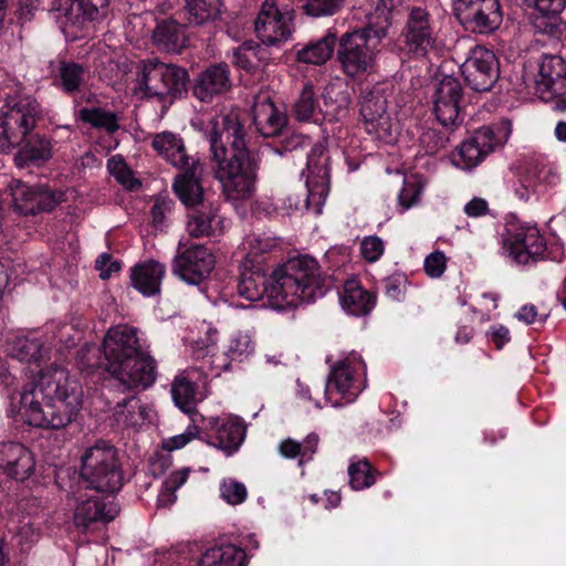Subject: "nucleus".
I'll return each mask as SVG.
<instances>
[{"instance_id":"5701e85b","label":"nucleus","mask_w":566,"mask_h":566,"mask_svg":"<svg viewBox=\"0 0 566 566\" xmlns=\"http://www.w3.org/2000/svg\"><path fill=\"white\" fill-rule=\"evenodd\" d=\"M206 429L213 430L210 444L223 451L227 455L233 454L245 438V426L237 417L208 418L205 420Z\"/></svg>"},{"instance_id":"4468645a","label":"nucleus","mask_w":566,"mask_h":566,"mask_svg":"<svg viewBox=\"0 0 566 566\" xmlns=\"http://www.w3.org/2000/svg\"><path fill=\"white\" fill-rule=\"evenodd\" d=\"M328 156L322 146L312 148L307 158V198L304 206L313 209L315 214H321L329 191Z\"/></svg>"},{"instance_id":"cd10ccee","label":"nucleus","mask_w":566,"mask_h":566,"mask_svg":"<svg viewBox=\"0 0 566 566\" xmlns=\"http://www.w3.org/2000/svg\"><path fill=\"white\" fill-rule=\"evenodd\" d=\"M165 273V265L154 260L136 264L132 269V284L143 295L153 296L160 291Z\"/></svg>"},{"instance_id":"a211bd4d","label":"nucleus","mask_w":566,"mask_h":566,"mask_svg":"<svg viewBox=\"0 0 566 566\" xmlns=\"http://www.w3.org/2000/svg\"><path fill=\"white\" fill-rule=\"evenodd\" d=\"M504 248L517 263L527 264L544 256L546 244L538 229L533 226H512L507 229Z\"/></svg>"},{"instance_id":"09e8293b","label":"nucleus","mask_w":566,"mask_h":566,"mask_svg":"<svg viewBox=\"0 0 566 566\" xmlns=\"http://www.w3.org/2000/svg\"><path fill=\"white\" fill-rule=\"evenodd\" d=\"M349 483L354 490H363L375 483L370 465L367 460L353 462L348 468Z\"/></svg>"},{"instance_id":"f257e3e1","label":"nucleus","mask_w":566,"mask_h":566,"mask_svg":"<svg viewBox=\"0 0 566 566\" xmlns=\"http://www.w3.org/2000/svg\"><path fill=\"white\" fill-rule=\"evenodd\" d=\"M82 389L67 370L52 365L40 371L35 381L27 382L11 397L10 411L30 426L62 429L82 408Z\"/></svg>"},{"instance_id":"dca6fc26","label":"nucleus","mask_w":566,"mask_h":566,"mask_svg":"<svg viewBox=\"0 0 566 566\" xmlns=\"http://www.w3.org/2000/svg\"><path fill=\"white\" fill-rule=\"evenodd\" d=\"M461 72L472 90L489 91L499 78L497 59L492 51L476 45L462 63Z\"/></svg>"},{"instance_id":"393cba45","label":"nucleus","mask_w":566,"mask_h":566,"mask_svg":"<svg viewBox=\"0 0 566 566\" xmlns=\"http://www.w3.org/2000/svg\"><path fill=\"white\" fill-rule=\"evenodd\" d=\"M231 87L230 70L224 63L214 64L202 71L195 83L193 94L201 102H209Z\"/></svg>"},{"instance_id":"0e129e2a","label":"nucleus","mask_w":566,"mask_h":566,"mask_svg":"<svg viewBox=\"0 0 566 566\" xmlns=\"http://www.w3.org/2000/svg\"><path fill=\"white\" fill-rule=\"evenodd\" d=\"M421 195V187L417 182L406 181L399 193V202L403 210L416 205Z\"/></svg>"},{"instance_id":"f8f14e48","label":"nucleus","mask_w":566,"mask_h":566,"mask_svg":"<svg viewBox=\"0 0 566 566\" xmlns=\"http://www.w3.org/2000/svg\"><path fill=\"white\" fill-rule=\"evenodd\" d=\"M454 13L467 30L481 34L497 30L503 21L499 0H457Z\"/></svg>"},{"instance_id":"4c0bfd02","label":"nucleus","mask_w":566,"mask_h":566,"mask_svg":"<svg viewBox=\"0 0 566 566\" xmlns=\"http://www.w3.org/2000/svg\"><path fill=\"white\" fill-rule=\"evenodd\" d=\"M90 72L81 64L62 62L59 67L56 85L64 93L74 95L80 93L88 83Z\"/></svg>"},{"instance_id":"052dcab7","label":"nucleus","mask_w":566,"mask_h":566,"mask_svg":"<svg viewBox=\"0 0 566 566\" xmlns=\"http://www.w3.org/2000/svg\"><path fill=\"white\" fill-rule=\"evenodd\" d=\"M199 434V429L197 426L191 424L188 426L185 432L180 434H176L170 437L163 442V447L168 451H174L184 448L191 440H193Z\"/></svg>"},{"instance_id":"a18cd8bd","label":"nucleus","mask_w":566,"mask_h":566,"mask_svg":"<svg viewBox=\"0 0 566 566\" xmlns=\"http://www.w3.org/2000/svg\"><path fill=\"white\" fill-rule=\"evenodd\" d=\"M525 171L528 176H532V179L537 184L539 193L544 192L547 187L554 186L559 180L555 168L543 161H536L530 165Z\"/></svg>"},{"instance_id":"bb28decb","label":"nucleus","mask_w":566,"mask_h":566,"mask_svg":"<svg viewBox=\"0 0 566 566\" xmlns=\"http://www.w3.org/2000/svg\"><path fill=\"white\" fill-rule=\"evenodd\" d=\"M117 513L118 509L115 504H105L97 495L88 496L82 499L75 507L74 523L77 527H86L97 521H112Z\"/></svg>"},{"instance_id":"774afa93","label":"nucleus","mask_w":566,"mask_h":566,"mask_svg":"<svg viewBox=\"0 0 566 566\" xmlns=\"http://www.w3.org/2000/svg\"><path fill=\"white\" fill-rule=\"evenodd\" d=\"M96 270L99 271V276L103 280L111 277L115 272H118L120 264L117 261H113L111 255L102 254L95 262Z\"/></svg>"},{"instance_id":"69168bd1","label":"nucleus","mask_w":566,"mask_h":566,"mask_svg":"<svg viewBox=\"0 0 566 566\" xmlns=\"http://www.w3.org/2000/svg\"><path fill=\"white\" fill-rule=\"evenodd\" d=\"M77 359L80 364L87 369L95 368L102 364L99 348L95 345L86 344L83 346L77 353Z\"/></svg>"},{"instance_id":"8fccbe9b","label":"nucleus","mask_w":566,"mask_h":566,"mask_svg":"<svg viewBox=\"0 0 566 566\" xmlns=\"http://www.w3.org/2000/svg\"><path fill=\"white\" fill-rule=\"evenodd\" d=\"M41 537V532L38 526L31 521H22L14 530L12 542L19 546L21 551L29 549Z\"/></svg>"},{"instance_id":"3c124183","label":"nucleus","mask_w":566,"mask_h":566,"mask_svg":"<svg viewBox=\"0 0 566 566\" xmlns=\"http://www.w3.org/2000/svg\"><path fill=\"white\" fill-rule=\"evenodd\" d=\"M345 0H303L304 12L314 18L327 17L337 13Z\"/></svg>"},{"instance_id":"6e6552de","label":"nucleus","mask_w":566,"mask_h":566,"mask_svg":"<svg viewBox=\"0 0 566 566\" xmlns=\"http://www.w3.org/2000/svg\"><path fill=\"white\" fill-rule=\"evenodd\" d=\"M360 355L352 353L331 367L325 386V398L334 407L350 403L363 391L360 376L365 374Z\"/></svg>"},{"instance_id":"6e6d98bb","label":"nucleus","mask_w":566,"mask_h":566,"mask_svg":"<svg viewBox=\"0 0 566 566\" xmlns=\"http://www.w3.org/2000/svg\"><path fill=\"white\" fill-rule=\"evenodd\" d=\"M513 192L515 197L522 202H527L532 198L539 195L537 184H535V181L532 179V176H528L526 171H524L514 182Z\"/></svg>"},{"instance_id":"603ef678","label":"nucleus","mask_w":566,"mask_h":566,"mask_svg":"<svg viewBox=\"0 0 566 566\" xmlns=\"http://www.w3.org/2000/svg\"><path fill=\"white\" fill-rule=\"evenodd\" d=\"M450 143V134L433 128L426 129L420 136V146L428 155H434Z\"/></svg>"},{"instance_id":"f03ea898","label":"nucleus","mask_w":566,"mask_h":566,"mask_svg":"<svg viewBox=\"0 0 566 566\" xmlns=\"http://www.w3.org/2000/svg\"><path fill=\"white\" fill-rule=\"evenodd\" d=\"M326 290L318 264L310 256L290 260L272 273L270 282L261 268L245 269L238 282L240 296L256 302L266 294L271 305L277 310L314 302L322 297Z\"/></svg>"},{"instance_id":"2eb2a0df","label":"nucleus","mask_w":566,"mask_h":566,"mask_svg":"<svg viewBox=\"0 0 566 566\" xmlns=\"http://www.w3.org/2000/svg\"><path fill=\"white\" fill-rule=\"evenodd\" d=\"M292 11L279 9L275 0H265L254 21L258 38L266 45L287 41L292 35Z\"/></svg>"},{"instance_id":"4be33fe9","label":"nucleus","mask_w":566,"mask_h":566,"mask_svg":"<svg viewBox=\"0 0 566 566\" xmlns=\"http://www.w3.org/2000/svg\"><path fill=\"white\" fill-rule=\"evenodd\" d=\"M35 457L24 444L14 441L0 443V470L15 481H25L35 470Z\"/></svg>"},{"instance_id":"0eeeda50","label":"nucleus","mask_w":566,"mask_h":566,"mask_svg":"<svg viewBox=\"0 0 566 566\" xmlns=\"http://www.w3.org/2000/svg\"><path fill=\"white\" fill-rule=\"evenodd\" d=\"M81 476L97 492L118 491L123 476L116 449L105 441L87 448L82 455Z\"/></svg>"},{"instance_id":"bf43d9fd","label":"nucleus","mask_w":566,"mask_h":566,"mask_svg":"<svg viewBox=\"0 0 566 566\" xmlns=\"http://www.w3.org/2000/svg\"><path fill=\"white\" fill-rule=\"evenodd\" d=\"M446 266L447 258L441 251H434L424 259V272L432 279L440 277L444 273Z\"/></svg>"},{"instance_id":"b1692460","label":"nucleus","mask_w":566,"mask_h":566,"mask_svg":"<svg viewBox=\"0 0 566 566\" xmlns=\"http://www.w3.org/2000/svg\"><path fill=\"white\" fill-rule=\"evenodd\" d=\"M181 172L175 178L174 190L187 207H197L206 203L201 178L203 167L199 159L195 158L185 167H179Z\"/></svg>"},{"instance_id":"79ce46f5","label":"nucleus","mask_w":566,"mask_h":566,"mask_svg":"<svg viewBox=\"0 0 566 566\" xmlns=\"http://www.w3.org/2000/svg\"><path fill=\"white\" fill-rule=\"evenodd\" d=\"M294 114L298 120L306 122L313 120L318 122L323 116V109L319 107L313 85L305 83L297 101L294 105Z\"/></svg>"},{"instance_id":"7ed1b4c3","label":"nucleus","mask_w":566,"mask_h":566,"mask_svg":"<svg viewBox=\"0 0 566 566\" xmlns=\"http://www.w3.org/2000/svg\"><path fill=\"white\" fill-rule=\"evenodd\" d=\"M245 136L234 113L217 115L208 130L213 175L232 199L250 196L255 187L258 161Z\"/></svg>"},{"instance_id":"72a5a7b5","label":"nucleus","mask_w":566,"mask_h":566,"mask_svg":"<svg viewBox=\"0 0 566 566\" xmlns=\"http://www.w3.org/2000/svg\"><path fill=\"white\" fill-rule=\"evenodd\" d=\"M220 223L217 209L211 203H203L200 210H195L189 214L187 230L193 238L214 235L221 232Z\"/></svg>"},{"instance_id":"2f4dec72","label":"nucleus","mask_w":566,"mask_h":566,"mask_svg":"<svg viewBox=\"0 0 566 566\" xmlns=\"http://www.w3.org/2000/svg\"><path fill=\"white\" fill-rule=\"evenodd\" d=\"M343 308L354 316L366 315L374 306V296L355 280L346 281L340 294Z\"/></svg>"},{"instance_id":"4d7b16f0","label":"nucleus","mask_w":566,"mask_h":566,"mask_svg":"<svg viewBox=\"0 0 566 566\" xmlns=\"http://www.w3.org/2000/svg\"><path fill=\"white\" fill-rule=\"evenodd\" d=\"M63 200V192H54L48 188L38 187L34 213L51 211Z\"/></svg>"},{"instance_id":"f3484780","label":"nucleus","mask_w":566,"mask_h":566,"mask_svg":"<svg viewBox=\"0 0 566 566\" xmlns=\"http://www.w3.org/2000/svg\"><path fill=\"white\" fill-rule=\"evenodd\" d=\"M213 254L202 244H193L184 251L178 250L172 273L190 285H198L209 276L214 266Z\"/></svg>"},{"instance_id":"c03bdc74","label":"nucleus","mask_w":566,"mask_h":566,"mask_svg":"<svg viewBox=\"0 0 566 566\" xmlns=\"http://www.w3.org/2000/svg\"><path fill=\"white\" fill-rule=\"evenodd\" d=\"M38 187H31L20 180L11 184L12 201L17 210L23 214H34Z\"/></svg>"},{"instance_id":"e433bc0d","label":"nucleus","mask_w":566,"mask_h":566,"mask_svg":"<svg viewBox=\"0 0 566 566\" xmlns=\"http://www.w3.org/2000/svg\"><path fill=\"white\" fill-rule=\"evenodd\" d=\"M52 157V146L44 137L34 136L15 154L14 163L19 168L41 165Z\"/></svg>"},{"instance_id":"13d9d810","label":"nucleus","mask_w":566,"mask_h":566,"mask_svg":"<svg viewBox=\"0 0 566 566\" xmlns=\"http://www.w3.org/2000/svg\"><path fill=\"white\" fill-rule=\"evenodd\" d=\"M384 242L379 237H365L360 243V254L368 262H376L384 254Z\"/></svg>"},{"instance_id":"338daca9","label":"nucleus","mask_w":566,"mask_h":566,"mask_svg":"<svg viewBox=\"0 0 566 566\" xmlns=\"http://www.w3.org/2000/svg\"><path fill=\"white\" fill-rule=\"evenodd\" d=\"M245 243L249 245V255L253 256L271 251L276 244L273 239L262 235H252Z\"/></svg>"},{"instance_id":"412c9836","label":"nucleus","mask_w":566,"mask_h":566,"mask_svg":"<svg viewBox=\"0 0 566 566\" xmlns=\"http://www.w3.org/2000/svg\"><path fill=\"white\" fill-rule=\"evenodd\" d=\"M535 90L544 102L566 94V63L562 56L554 54L542 56Z\"/></svg>"},{"instance_id":"a19ab883","label":"nucleus","mask_w":566,"mask_h":566,"mask_svg":"<svg viewBox=\"0 0 566 566\" xmlns=\"http://www.w3.org/2000/svg\"><path fill=\"white\" fill-rule=\"evenodd\" d=\"M149 409L135 396L118 402L115 407L114 418L118 426L138 427L148 417Z\"/></svg>"},{"instance_id":"9d476101","label":"nucleus","mask_w":566,"mask_h":566,"mask_svg":"<svg viewBox=\"0 0 566 566\" xmlns=\"http://www.w3.org/2000/svg\"><path fill=\"white\" fill-rule=\"evenodd\" d=\"M3 108L4 119L0 123V150L20 143L35 126L39 105L30 98L10 101Z\"/></svg>"},{"instance_id":"c756f323","label":"nucleus","mask_w":566,"mask_h":566,"mask_svg":"<svg viewBox=\"0 0 566 566\" xmlns=\"http://www.w3.org/2000/svg\"><path fill=\"white\" fill-rule=\"evenodd\" d=\"M153 148L174 167H185L195 159L187 155L182 139L170 132L156 134L153 138Z\"/></svg>"},{"instance_id":"1a4fd4ad","label":"nucleus","mask_w":566,"mask_h":566,"mask_svg":"<svg viewBox=\"0 0 566 566\" xmlns=\"http://www.w3.org/2000/svg\"><path fill=\"white\" fill-rule=\"evenodd\" d=\"M509 136L504 127H481L462 142L452 154V163L462 170L479 166Z\"/></svg>"},{"instance_id":"423d86ee","label":"nucleus","mask_w":566,"mask_h":566,"mask_svg":"<svg viewBox=\"0 0 566 566\" xmlns=\"http://www.w3.org/2000/svg\"><path fill=\"white\" fill-rule=\"evenodd\" d=\"M187 72L176 65L157 60L144 61L137 71L133 95L138 99H151L170 105L186 88Z\"/></svg>"},{"instance_id":"58836bf2","label":"nucleus","mask_w":566,"mask_h":566,"mask_svg":"<svg viewBox=\"0 0 566 566\" xmlns=\"http://www.w3.org/2000/svg\"><path fill=\"white\" fill-rule=\"evenodd\" d=\"M336 43V34L328 32L317 41L311 42L297 51V60L302 63L322 65L331 59Z\"/></svg>"},{"instance_id":"6ab92c4d","label":"nucleus","mask_w":566,"mask_h":566,"mask_svg":"<svg viewBox=\"0 0 566 566\" xmlns=\"http://www.w3.org/2000/svg\"><path fill=\"white\" fill-rule=\"evenodd\" d=\"M402 36L408 51L418 56H424L434 48V23L426 9L420 7L410 9Z\"/></svg>"},{"instance_id":"39448f33","label":"nucleus","mask_w":566,"mask_h":566,"mask_svg":"<svg viewBox=\"0 0 566 566\" xmlns=\"http://www.w3.org/2000/svg\"><path fill=\"white\" fill-rule=\"evenodd\" d=\"M396 0H378L366 28L340 36L337 57L346 75L355 77L373 69L377 44L392 24Z\"/></svg>"},{"instance_id":"9b49d317","label":"nucleus","mask_w":566,"mask_h":566,"mask_svg":"<svg viewBox=\"0 0 566 566\" xmlns=\"http://www.w3.org/2000/svg\"><path fill=\"white\" fill-rule=\"evenodd\" d=\"M360 115L367 134L387 144L395 140L396 125L388 112L382 87L374 86L364 93L360 99Z\"/></svg>"},{"instance_id":"ddd939ff","label":"nucleus","mask_w":566,"mask_h":566,"mask_svg":"<svg viewBox=\"0 0 566 566\" xmlns=\"http://www.w3.org/2000/svg\"><path fill=\"white\" fill-rule=\"evenodd\" d=\"M107 6L108 0H59L54 19L64 33L77 36L78 31L104 17Z\"/></svg>"},{"instance_id":"ea45409f","label":"nucleus","mask_w":566,"mask_h":566,"mask_svg":"<svg viewBox=\"0 0 566 566\" xmlns=\"http://www.w3.org/2000/svg\"><path fill=\"white\" fill-rule=\"evenodd\" d=\"M254 350L255 343L253 336L249 332H234L230 335L223 352L229 361L218 368L228 370L230 361H244L253 355Z\"/></svg>"},{"instance_id":"5fc2aeb1","label":"nucleus","mask_w":566,"mask_h":566,"mask_svg":"<svg viewBox=\"0 0 566 566\" xmlns=\"http://www.w3.org/2000/svg\"><path fill=\"white\" fill-rule=\"evenodd\" d=\"M220 495L227 503L238 505L245 501L248 492L243 483L226 479L220 484Z\"/></svg>"},{"instance_id":"20e7f679","label":"nucleus","mask_w":566,"mask_h":566,"mask_svg":"<svg viewBox=\"0 0 566 566\" xmlns=\"http://www.w3.org/2000/svg\"><path fill=\"white\" fill-rule=\"evenodd\" d=\"M137 328L117 325L104 336L105 369L125 388L149 387L156 379L155 360L140 349Z\"/></svg>"},{"instance_id":"c9c22d12","label":"nucleus","mask_w":566,"mask_h":566,"mask_svg":"<svg viewBox=\"0 0 566 566\" xmlns=\"http://www.w3.org/2000/svg\"><path fill=\"white\" fill-rule=\"evenodd\" d=\"M247 556L243 549L234 545H220L208 548L200 557L197 566H245Z\"/></svg>"},{"instance_id":"7c9ffc66","label":"nucleus","mask_w":566,"mask_h":566,"mask_svg":"<svg viewBox=\"0 0 566 566\" xmlns=\"http://www.w3.org/2000/svg\"><path fill=\"white\" fill-rule=\"evenodd\" d=\"M201 375L196 369L185 370L176 376L171 395L176 406L186 413L195 409L196 388Z\"/></svg>"},{"instance_id":"49530a36","label":"nucleus","mask_w":566,"mask_h":566,"mask_svg":"<svg viewBox=\"0 0 566 566\" xmlns=\"http://www.w3.org/2000/svg\"><path fill=\"white\" fill-rule=\"evenodd\" d=\"M81 119L97 128H104L108 133L118 129L117 117L114 113L101 108H83L80 112Z\"/></svg>"},{"instance_id":"c85d7f7f","label":"nucleus","mask_w":566,"mask_h":566,"mask_svg":"<svg viewBox=\"0 0 566 566\" xmlns=\"http://www.w3.org/2000/svg\"><path fill=\"white\" fill-rule=\"evenodd\" d=\"M323 116L329 120H342L347 117L352 105V93L347 85L336 82L328 84L322 94Z\"/></svg>"},{"instance_id":"37998d69","label":"nucleus","mask_w":566,"mask_h":566,"mask_svg":"<svg viewBox=\"0 0 566 566\" xmlns=\"http://www.w3.org/2000/svg\"><path fill=\"white\" fill-rule=\"evenodd\" d=\"M221 0H186V9L190 23L203 24L218 17Z\"/></svg>"},{"instance_id":"e2e57ef3","label":"nucleus","mask_w":566,"mask_h":566,"mask_svg":"<svg viewBox=\"0 0 566 566\" xmlns=\"http://www.w3.org/2000/svg\"><path fill=\"white\" fill-rule=\"evenodd\" d=\"M407 279L401 275L390 276L385 280V291L388 297L394 301H401L405 297Z\"/></svg>"},{"instance_id":"680f3d73","label":"nucleus","mask_w":566,"mask_h":566,"mask_svg":"<svg viewBox=\"0 0 566 566\" xmlns=\"http://www.w3.org/2000/svg\"><path fill=\"white\" fill-rule=\"evenodd\" d=\"M526 7H534L543 15H555L562 12L566 0H522Z\"/></svg>"},{"instance_id":"473e14b6","label":"nucleus","mask_w":566,"mask_h":566,"mask_svg":"<svg viewBox=\"0 0 566 566\" xmlns=\"http://www.w3.org/2000/svg\"><path fill=\"white\" fill-rule=\"evenodd\" d=\"M153 40L159 49L178 53L187 44L186 30L175 21L165 20L157 24Z\"/></svg>"},{"instance_id":"a878e982","label":"nucleus","mask_w":566,"mask_h":566,"mask_svg":"<svg viewBox=\"0 0 566 566\" xmlns=\"http://www.w3.org/2000/svg\"><path fill=\"white\" fill-rule=\"evenodd\" d=\"M253 124L264 137H274L285 125L284 114L277 111L268 96H258L253 105Z\"/></svg>"},{"instance_id":"de8ad7c7","label":"nucleus","mask_w":566,"mask_h":566,"mask_svg":"<svg viewBox=\"0 0 566 566\" xmlns=\"http://www.w3.org/2000/svg\"><path fill=\"white\" fill-rule=\"evenodd\" d=\"M259 44L252 41L245 42L232 51V63L238 67L250 72L259 65Z\"/></svg>"},{"instance_id":"864d4df0","label":"nucleus","mask_w":566,"mask_h":566,"mask_svg":"<svg viewBox=\"0 0 566 566\" xmlns=\"http://www.w3.org/2000/svg\"><path fill=\"white\" fill-rule=\"evenodd\" d=\"M107 169L125 188L134 189L138 185V181L133 177L132 171L122 157L114 156L108 159Z\"/></svg>"},{"instance_id":"f704fd0d","label":"nucleus","mask_w":566,"mask_h":566,"mask_svg":"<svg viewBox=\"0 0 566 566\" xmlns=\"http://www.w3.org/2000/svg\"><path fill=\"white\" fill-rule=\"evenodd\" d=\"M12 357L24 363H40L50 358V347L48 338L41 337H20L17 338L10 349Z\"/></svg>"},{"instance_id":"aec40b11","label":"nucleus","mask_w":566,"mask_h":566,"mask_svg":"<svg viewBox=\"0 0 566 566\" xmlns=\"http://www.w3.org/2000/svg\"><path fill=\"white\" fill-rule=\"evenodd\" d=\"M462 86L453 76H443L436 88L433 111L438 122L444 126H457L461 123Z\"/></svg>"}]
</instances>
